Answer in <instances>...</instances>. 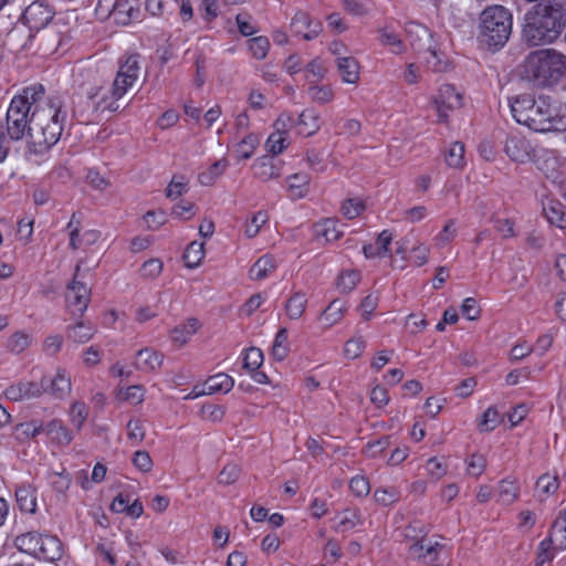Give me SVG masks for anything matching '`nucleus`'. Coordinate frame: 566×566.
I'll list each match as a JSON object with an SVG mask.
<instances>
[{
  "mask_svg": "<svg viewBox=\"0 0 566 566\" xmlns=\"http://www.w3.org/2000/svg\"><path fill=\"white\" fill-rule=\"evenodd\" d=\"M44 535L36 532H28L15 537V546L30 555L35 556L39 553V545H41Z\"/></svg>",
  "mask_w": 566,
  "mask_h": 566,
  "instance_id": "29",
  "label": "nucleus"
},
{
  "mask_svg": "<svg viewBox=\"0 0 566 566\" xmlns=\"http://www.w3.org/2000/svg\"><path fill=\"white\" fill-rule=\"evenodd\" d=\"M291 31L295 35H302L304 40H312L316 38L321 30L322 24L319 21H312L310 15L306 12L298 11L292 18L291 21Z\"/></svg>",
  "mask_w": 566,
  "mask_h": 566,
  "instance_id": "15",
  "label": "nucleus"
},
{
  "mask_svg": "<svg viewBox=\"0 0 566 566\" xmlns=\"http://www.w3.org/2000/svg\"><path fill=\"white\" fill-rule=\"evenodd\" d=\"M289 338H287V329L282 327L275 335L273 345H272V356L274 359L282 361L286 358L289 354Z\"/></svg>",
  "mask_w": 566,
  "mask_h": 566,
  "instance_id": "37",
  "label": "nucleus"
},
{
  "mask_svg": "<svg viewBox=\"0 0 566 566\" xmlns=\"http://www.w3.org/2000/svg\"><path fill=\"white\" fill-rule=\"evenodd\" d=\"M81 264L77 263L74 271V276L67 285L66 302L67 307L73 312L83 313L91 301V290L86 283L81 280Z\"/></svg>",
  "mask_w": 566,
  "mask_h": 566,
  "instance_id": "8",
  "label": "nucleus"
},
{
  "mask_svg": "<svg viewBox=\"0 0 566 566\" xmlns=\"http://www.w3.org/2000/svg\"><path fill=\"white\" fill-rule=\"evenodd\" d=\"M140 71V54L132 53L122 56L118 61V71L113 82L128 90L135 84Z\"/></svg>",
  "mask_w": 566,
  "mask_h": 566,
  "instance_id": "11",
  "label": "nucleus"
},
{
  "mask_svg": "<svg viewBox=\"0 0 566 566\" xmlns=\"http://www.w3.org/2000/svg\"><path fill=\"white\" fill-rule=\"evenodd\" d=\"M423 542L424 539H420L410 545V555L418 558L419 560H423L424 563L436 562L439 556V549H441L443 546L439 543L424 545Z\"/></svg>",
  "mask_w": 566,
  "mask_h": 566,
  "instance_id": "23",
  "label": "nucleus"
},
{
  "mask_svg": "<svg viewBox=\"0 0 566 566\" xmlns=\"http://www.w3.org/2000/svg\"><path fill=\"white\" fill-rule=\"evenodd\" d=\"M276 269L275 259L272 255L265 254L259 258L249 271L251 280H263L271 275Z\"/></svg>",
  "mask_w": 566,
  "mask_h": 566,
  "instance_id": "25",
  "label": "nucleus"
},
{
  "mask_svg": "<svg viewBox=\"0 0 566 566\" xmlns=\"http://www.w3.org/2000/svg\"><path fill=\"white\" fill-rule=\"evenodd\" d=\"M43 389L44 384L21 380L17 384L10 385L6 389L4 395L12 401H22L41 396L43 394Z\"/></svg>",
  "mask_w": 566,
  "mask_h": 566,
  "instance_id": "14",
  "label": "nucleus"
},
{
  "mask_svg": "<svg viewBox=\"0 0 566 566\" xmlns=\"http://www.w3.org/2000/svg\"><path fill=\"white\" fill-rule=\"evenodd\" d=\"M510 106L515 120L534 132L566 129V114L562 113L557 102L548 95L535 98L531 94H522L511 99Z\"/></svg>",
  "mask_w": 566,
  "mask_h": 566,
  "instance_id": "2",
  "label": "nucleus"
},
{
  "mask_svg": "<svg viewBox=\"0 0 566 566\" xmlns=\"http://www.w3.org/2000/svg\"><path fill=\"white\" fill-rule=\"evenodd\" d=\"M140 271L143 276L155 279L163 271V262L158 259H150L143 264Z\"/></svg>",
  "mask_w": 566,
  "mask_h": 566,
  "instance_id": "61",
  "label": "nucleus"
},
{
  "mask_svg": "<svg viewBox=\"0 0 566 566\" xmlns=\"http://www.w3.org/2000/svg\"><path fill=\"white\" fill-rule=\"evenodd\" d=\"M513 17L509 9L494 4L480 14L478 40L490 50H500L512 33Z\"/></svg>",
  "mask_w": 566,
  "mask_h": 566,
  "instance_id": "6",
  "label": "nucleus"
},
{
  "mask_svg": "<svg viewBox=\"0 0 566 566\" xmlns=\"http://www.w3.org/2000/svg\"><path fill=\"white\" fill-rule=\"evenodd\" d=\"M249 50L258 60H263L269 51L270 42L266 36H255L248 41Z\"/></svg>",
  "mask_w": 566,
  "mask_h": 566,
  "instance_id": "46",
  "label": "nucleus"
},
{
  "mask_svg": "<svg viewBox=\"0 0 566 566\" xmlns=\"http://www.w3.org/2000/svg\"><path fill=\"white\" fill-rule=\"evenodd\" d=\"M500 423L499 411L494 407H489L482 415L481 422L479 424L480 431H492Z\"/></svg>",
  "mask_w": 566,
  "mask_h": 566,
  "instance_id": "50",
  "label": "nucleus"
},
{
  "mask_svg": "<svg viewBox=\"0 0 566 566\" xmlns=\"http://www.w3.org/2000/svg\"><path fill=\"white\" fill-rule=\"evenodd\" d=\"M127 437L133 444L140 443L145 438V429L139 419H130L126 426Z\"/></svg>",
  "mask_w": 566,
  "mask_h": 566,
  "instance_id": "52",
  "label": "nucleus"
},
{
  "mask_svg": "<svg viewBox=\"0 0 566 566\" xmlns=\"http://www.w3.org/2000/svg\"><path fill=\"white\" fill-rule=\"evenodd\" d=\"M486 460L482 454L474 453L468 460V474L479 478L485 470Z\"/></svg>",
  "mask_w": 566,
  "mask_h": 566,
  "instance_id": "56",
  "label": "nucleus"
},
{
  "mask_svg": "<svg viewBox=\"0 0 566 566\" xmlns=\"http://www.w3.org/2000/svg\"><path fill=\"white\" fill-rule=\"evenodd\" d=\"M269 217L265 211H258L254 213L250 222L247 224L245 234L249 238H254L259 233L261 227L266 223Z\"/></svg>",
  "mask_w": 566,
  "mask_h": 566,
  "instance_id": "53",
  "label": "nucleus"
},
{
  "mask_svg": "<svg viewBox=\"0 0 566 566\" xmlns=\"http://www.w3.org/2000/svg\"><path fill=\"white\" fill-rule=\"evenodd\" d=\"M65 118L61 101L46 97L44 86L34 84L11 99L0 126L14 140H21L28 132L29 154L43 156L59 142Z\"/></svg>",
  "mask_w": 566,
  "mask_h": 566,
  "instance_id": "1",
  "label": "nucleus"
},
{
  "mask_svg": "<svg viewBox=\"0 0 566 566\" xmlns=\"http://www.w3.org/2000/svg\"><path fill=\"white\" fill-rule=\"evenodd\" d=\"M40 43L39 49L43 50L44 52H53L55 51L61 41L57 33L50 34V33H43L40 36Z\"/></svg>",
  "mask_w": 566,
  "mask_h": 566,
  "instance_id": "62",
  "label": "nucleus"
},
{
  "mask_svg": "<svg viewBox=\"0 0 566 566\" xmlns=\"http://www.w3.org/2000/svg\"><path fill=\"white\" fill-rule=\"evenodd\" d=\"M307 298L304 293L295 292L285 304L286 314L291 319H298L306 308Z\"/></svg>",
  "mask_w": 566,
  "mask_h": 566,
  "instance_id": "35",
  "label": "nucleus"
},
{
  "mask_svg": "<svg viewBox=\"0 0 566 566\" xmlns=\"http://www.w3.org/2000/svg\"><path fill=\"white\" fill-rule=\"evenodd\" d=\"M41 432H43V424L36 421L22 422L14 427V438L20 442L32 439Z\"/></svg>",
  "mask_w": 566,
  "mask_h": 566,
  "instance_id": "36",
  "label": "nucleus"
},
{
  "mask_svg": "<svg viewBox=\"0 0 566 566\" xmlns=\"http://www.w3.org/2000/svg\"><path fill=\"white\" fill-rule=\"evenodd\" d=\"M543 213L551 224L560 229L566 228V206L558 200L547 199L544 201Z\"/></svg>",
  "mask_w": 566,
  "mask_h": 566,
  "instance_id": "17",
  "label": "nucleus"
},
{
  "mask_svg": "<svg viewBox=\"0 0 566 566\" xmlns=\"http://www.w3.org/2000/svg\"><path fill=\"white\" fill-rule=\"evenodd\" d=\"M360 513L358 510H346L344 517L336 525L335 530L339 532H346L360 524Z\"/></svg>",
  "mask_w": 566,
  "mask_h": 566,
  "instance_id": "51",
  "label": "nucleus"
},
{
  "mask_svg": "<svg viewBox=\"0 0 566 566\" xmlns=\"http://www.w3.org/2000/svg\"><path fill=\"white\" fill-rule=\"evenodd\" d=\"M311 177L304 172H297L287 178L290 197L292 199L304 198L308 192Z\"/></svg>",
  "mask_w": 566,
  "mask_h": 566,
  "instance_id": "28",
  "label": "nucleus"
},
{
  "mask_svg": "<svg viewBox=\"0 0 566 566\" xmlns=\"http://www.w3.org/2000/svg\"><path fill=\"white\" fill-rule=\"evenodd\" d=\"M504 151L512 161L525 164L527 161L538 163L536 150L531 143L521 135L511 134L506 137Z\"/></svg>",
  "mask_w": 566,
  "mask_h": 566,
  "instance_id": "9",
  "label": "nucleus"
},
{
  "mask_svg": "<svg viewBox=\"0 0 566 566\" xmlns=\"http://www.w3.org/2000/svg\"><path fill=\"white\" fill-rule=\"evenodd\" d=\"M265 145H266L269 153H271L273 156H275V155L283 153V150L289 145V140H287L286 135L273 132L269 136Z\"/></svg>",
  "mask_w": 566,
  "mask_h": 566,
  "instance_id": "47",
  "label": "nucleus"
},
{
  "mask_svg": "<svg viewBox=\"0 0 566 566\" xmlns=\"http://www.w3.org/2000/svg\"><path fill=\"white\" fill-rule=\"evenodd\" d=\"M295 124L297 133L306 137L315 134L321 127L319 116L313 108L303 111Z\"/></svg>",
  "mask_w": 566,
  "mask_h": 566,
  "instance_id": "21",
  "label": "nucleus"
},
{
  "mask_svg": "<svg viewBox=\"0 0 566 566\" xmlns=\"http://www.w3.org/2000/svg\"><path fill=\"white\" fill-rule=\"evenodd\" d=\"M551 535L557 548H566V522L562 518H556L551 527Z\"/></svg>",
  "mask_w": 566,
  "mask_h": 566,
  "instance_id": "48",
  "label": "nucleus"
},
{
  "mask_svg": "<svg viewBox=\"0 0 566 566\" xmlns=\"http://www.w3.org/2000/svg\"><path fill=\"white\" fill-rule=\"evenodd\" d=\"M295 119L290 113H282L274 122V132L286 135L289 129L296 125Z\"/></svg>",
  "mask_w": 566,
  "mask_h": 566,
  "instance_id": "64",
  "label": "nucleus"
},
{
  "mask_svg": "<svg viewBox=\"0 0 566 566\" xmlns=\"http://www.w3.org/2000/svg\"><path fill=\"white\" fill-rule=\"evenodd\" d=\"M346 311L347 307L345 302L337 298L329 303V305L322 313L319 319L325 327H332L344 317Z\"/></svg>",
  "mask_w": 566,
  "mask_h": 566,
  "instance_id": "27",
  "label": "nucleus"
},
{
  "mask_svg": "<svg viewBox=\"0 0 566 566\" xmlns=\"http://www.w3.org/2000/svg\"><path fill=\"white\" fill-rule=\"evenodd\" d=\"M390 444L389 437H381L377 440L369 441L365 447V452L370 458L381 454Z\"/></svg>",
  "mask_w": 566,
  "mask_h": 566,
  "instance_id": "58",
  "label": "nucleus"
},
{
  "mask_svg": "<svg viewBox=\"0 0 566 566\" xmlns=\"http://www.w3.org/2000/svg\"><path fill=\"white\" fill-rule=\"evenodd\" d=\"M310 97L312 101L325 104L333 99V91L328 86H311L308 88Z\"/></svg>",
  "mask_w": 566,
  "mask_h": 566,
  "instance_id": "59",
  "label": "nucleus"
},
{
  "mask_svg": "<svg viewBox=\"0 0 566 566\" xmlns=\"http://www.w3.org/2000/svg\"><path fill=\"white\" fill-rule=\"evenodd\" d=\"M234 386V380L231 376L224 373H219L213 376H210L205 382L201 392L207 395H213L218 392L227 394Z\"/></svg>",
  "mask_w": 566,
  "mask_h": 566,
  "instance_id": "20",
  "label": "nucleus"
},
{
  "mask_svg": "<svg viewBox=\"0 0 566 566\" xmlns=\"http://www.w3.org/2000/svg\"><path fill=\"white\" fill-rule=\"evenodd\" d=\"M240 472L241 470L237 464L229 463L219 473L218 482L224 485L232 484L238 480Z\"/></svg>",
  "mask_w": 566,
  "mask_h": 566,
  "instance_id": "57",
  "label": "nucleus"
},
{
  "mask_svg": "<svg viewBox=\"0 0 566 566\" xmlns=\"http://www.w3.org/2000/svg\"><path fill=\"white\" fill-rule=\"evenodd\" d=\"M55 12L53 8L44 1H33L22 13V21L29 28L28 41L22 44V49H30L31 42L35 38L33 31H40L45 28L53 19Z\"/></svg>",
  "mask_w": 566,
  "mask_h": 566,
  "instance_id": "7",
  "label": "nucleus"
},
{
  "mask_svg": "<svg viewBox=\"0 0 566 566\" xmlns=\"http://www.w3.org/2000/svg\"><path fill=\"white\" fill-rule=\"evenodd\" d=\"M439 122L448 120V111L459 108L462 105V95L451 84H442L433 98Z\"/></svg>",
  "mask_w": 566,
  "mask_h": 566,
  "instance_id": "12",
  "label": "nucleus"
},
{
  "mask_svg": "<svg viewBox=\"0 0 566 566\" xmlns=\"http://www.w3.org/2000/svg\"><path fill=\"white\" fill-rule=\"evenodd\" d=\"M203 255H205L203 243L193 241L190 244H188V247L185 250V253H184L185 264L190 269L196 268L201 262Z\"/></svg>",
  "mask_w": 566,
  "mask_h": 566,
  "instance_id": "40",
  "label": "nucleus"
},
{
  "mask_svg": "<svg viewBox=\"0 0 566 566\" xmlns=\"http://www.w3.org/2000/svg\"><path fill=\"white\" fill-rule=\"evenodd\" d=\"M559 488V480L557 475L545 473L536 481V491L539 501H544L553 495Z\"/></svg>",
  "mask_w": 566,
  "mask_h": 566,
  "instance_id": "32",
  "label": "nucleus"
},
{
  "mask_svg": "<svg viewBox=\"0 0 566 566\" xmlns=\"http://www.w3.org/2000/svg\"><path fill=\"white\" fill-rule=\"evenodd\" d=\"M366 347V342L363 337H353L348 339L344 345V355L349 359L358 358Z\"/></svg>",
  "mask_w": 566,
  "mask_h": 566,
  "instance_id": "49",
  "label": "nucleus"
},
{
  "mask_svg": "<svg viewBox=\"0 0 566 566\" xmlns=\"http://www.w3.org/2000/svg\"><path fill=\"white\" fill-rule=\"evenodd\" d=\"M43 392H50L54 398L63 399L71 391V380L63 371H57L53 378L43 377Z\"/></svg>",
  "mask_w": 566,
  "mask_h": 566,
  "instance_id": "16",
  "label": "nucleus"
},
{
  "mask_svg": "<svg viewBox=\"0 0 566 566\" xmlns=\"http://www.w3.org/2000/svg\"><path fill=\"white\" fill-rule=\"evenodd\" d=\"M365 210V203L359 199H348L342 205V212L347 219L357 218Z\"/></svg>",
  "mask_w": 566,
  "mask_h": 566,
  "instance_id": "55",
  "label": "nucleus"
},
{
  "mask_svg": "<svg viewBox=\"0 0 566 566\" xmlns=\"http://www.w3.org/2000/svg\"><path fill=\"white\" fill-rule=\"evenodd\" d=\"M62 543L60 539L56 536L44 535L35 557L54 562L62 557Z\"/></svg>",
  "mask_w": 566,
  "mask_h": 566,
  "instance_id": "19",
  "label": "nucleus"
},
{
  "mask_svg": "<svg viewBox=\"0 0 566 566\" xmlns=\"http://www.w3.org/2000/svg\"><path fill=\"white\" fill-rule=\"evenodd\" d=\"M360 281V273L356 270H346L337 279V287L343 293L352 292Z\"/></svg>",
  "mask_w": 566,
  "mask_h": 566,
  "instance_id": "43",
  "label": "nucleus"
},
{
  "mask_svg": "<svg viewBox=\"0 0 566 566\" xmlns=\"http://www.w3.org/2000/svg\"><path fill=\"white\" fill-rule=\"evenodd\" d=\"M336 64L342 80L349 84H355L359 80V63L353 56H338Z\"/></svg>",
  "mask_w": 566,
  "mask_h": 566,
  "instance_id": "22",
  "label": "nucleus"
},
{
  "mask_svg": "<svg viewBox=\"0 0 566 566\" xmlns=\"http://www.w3.org/2000/svg\"><path fill=\"white\" fill-rule=\"evenodd\" d=\"M420 36L419 41H412L411 45L418 52H423L428 54L424 60L427 65L434 72H443L447 69V62L442 60L441 54L438 53L437 50L432 48L431 44V34L428 29L416 25Z\"/></svg>",
  "mask_w": 566,
  "mask_h": 566,
  "instance_id": "10",
  "label": "nucleus"
},
{
  "mask_svg": "<svg viewBox=\"0 0 566 566\" xmlns=\"http://www.w3.org/2000/svg\"><path fill=\"white\" fill-rule=\"evenodd\" d=\"M462 314L470 321L478 319L480 317L481 310L478 306V302L473 297H468L463 301L461 306Z\"/></svg>",
  "mask_w": 566,
  "mask_h": 566,
  "instance_id": "63",
  "label": "nucleus"
},
{
  "mask_svg": "<svg viewBox=\"0 0 566 566\" xmlns=\"http://www.w3.org/2000/svg\"><path fill=\"white\" fill-rule=\"evenodd\" d=\"M96 333V328L85 322H77L74 325L66 327V337L76 344L87 343Z\"/></svg>",
  "mask_w": 566,
  "mask_h": 566,
  "instance_id": "24",
  "label": "nucleus"
},
{
  "mask_svg": "<svg viewBox=\"0 0 566 566\" xmlns=\"http://www.w3.org/2000/svg\"><path fill=\"white\" fill-rule=\"evenodd\" d=\"M31 345V336L25 332L13 333L7 342V348L13 354H20Z\"/></svg>",
  "mask_w": 566,
  "mask_h": 566,
  "instance_id": "39",
  "label": "nucleus"
},
{
  "mask_svg": "<svg viewBox=\"0 0 566 566\" xmlns=\"http://www.w3.org/2000/svg\"><path fill=\"white\" fill-rule=\"evenodd\" d=\"M446 161L451 168H462L464 165V145L460 142L452 143L446 153Z\"/></svg>",
  "mask_w": 566,
  "mask_h": 566,
  "instance_id": "38",
  "label": "nucleus"
},
{
  "mask_svg": "<svg viewBox=\"0 0 566 566\" xmlns=\"http://www.w3.org/2000/svg\"><path fill=\"white\" fill-rule=\"evenodd\" d=\"M520 486L515 479L506 478L499 483L497 497L503 504H512L518 496Z\"/></svg>",
  "mask_w": 566,
  "mask_h": 566,
  "instance_id": "31",
  "label": "nucleus"
},
{
  "mask_svg": "<svg viewBox=\"0 0 566 566\" xmlns=\"http://www.w3.org/2000/svg\"><path fill=\"white\" fill-rule=\"evenodd\" d=\"M116 22L120 24H128L130 21L138 18V9L128 0H117L116 10L113 12Z\"/></svg>",
  "mask_w": 566,
  "mask_h": 566,
  "instance_id": "33",
  "label": "nucleus"
},
{
  "mask_svg": "<svg viewBox=\"0 0 566 566\" xmlns=\"http://www.w3.org/2000/svg\"><path fill=\"white\" fill-rule=\"evenodd\" d=\"M349 489L356 496H365L370 492V485L365 476H354L349 482Z\"/></svg>",
  "mask_w": 566,
  "mask_h": 566,
  "instance_id": "60",
  "label": "nucleus"
},
{
  "mask_svg": "<svg viewBox=\"0 0 566 566\" xmlns=\"http://www.w3.org/2000/svg\"><path fill=\"white\" fill-rule=\"evenodd\" d=\"M228 161L220 159L214 161L208 169L198 175V181L202 186H211L226 171Z\"/></svg>",
  "mask_w": 566,
  "mask_h": 566,
  "instance_id": "34",
  "label": "nucleus"
},
{
  "mask_svg": "<svg viewBox=\"0 0 566 566\" xmlns=\"http://www.w3.org/2000/svg\"><path fill=\"white\" fill-rule=\"evenodd\" d=\"M163 364V355L151 348H144L136 354V367L140 370H155Z\"/></svg>",
  "mask_w": 566,
  "mask_h": 566,
  "instance_id": "26",
  "label": "nucleus"
},
{
  "mask_svg": "<svg viewBox=\"0 0 566 566\" xmlns=\"http://www.w3.org/2000/svg\"><path fill=\"white\" fill-rule=\"evenodd\" d=\"M260 143V138L254 134L247 135L240 143L237 145V157L239 159H249L252 157L256 146Z\"/></svg>",
  "mask_w": 566,
  "mask_h": 566,
  "instance_id": "41",
  "label": "nucleus"
},
{
  "mask_svg": "<svg viewBox=\"0 0 566 566\" xmlns=\"http://www.w3.org/2000/svg\"><path fill=\"white\" fill-rule=\"evenodd\" d=\"M43 432L60 444H69L73 439L71 431L59 420H52L43 426Z\"/></svg>",
  "mask_w": 566,
  "mask_h": 566,
  "instance_id": "30",
  "label": "nucleus"
},
{
  "mask_svg": "<svg viewBox=\"0 0 566 566\" xmlns=\"http://www.w3.org/2000/svg\"><path fill=\"white\" fill-rule=\"evenodd\" d=\"M374 499L382 506L392 505L400 499V491L395 486L378 488L374 492Z\"/></svg>",
  "mask_w": 566,
  "mask_h": 566,
  "instance_id": "42",
  "label": "nucleus"
},
{
  "mask_svg": "<svg viewBox=\"0 0 566 566\" xmlns=\"http://www.w3.org/2000/svg\"><path fill=\"white\" fill-rule=\"evenodd\" d=\"M305 72L307 81L314 83L321 81L325 76L326 69L324 67L322 61L315 59L306 65Z\"/></svg>",
  "mask_w": 566,
  "mask_h": 566,
  "instance_id": "54",
  "label": "nucleus"
},
{
  "mask_svg": "<svg viewBox=\"0 0 566 566\" xmlns=\"http://www.w3.org/2000/svg\"><path fill=\"white\" fill-rule=\"evenodd\" d=\"M524 70L536 86H554L566 75V55L554 49L533 51L525 60Z\"/></svg>",
  "mask_w": 566,
  "mask_h": 566,
  "instance_id": "5",
  "label": "nucleus"
},
{
  "mask_svg": "<svg viewBox=\"0 0 566 566\" xmlns=\"http://www.w3.org/2000/svg\"><path fill=\"white\" fill-rule=\"evenodd\" d=\"M15 500L21 512L33 514L36 511V490L31 484H21L15 489Z\"/></svg>",
  "mask_w": 566,
  "mask_h": 566,
  "instance_id": "18",
  "label": "nucleus"
},
{
  "mask_svg": "<svg viewBox=\"0 0 566 566\" xmlns=\"http://www.w3.org/2000/svg\"><path fill=\"white\" fill-rule=\"evenodd\" d=\"M188 191V179L182 175H174L166 189V196L176 199Z\"/></svg>",
  "mask_w": 566,
  "mask_h": 566,
  "instance_id": "44",
  "label": "nucleus"
},
{
  "mask_svg": "<svg viewBox=\"0 0 566 566\" xmlns=\"http://www.w3.org/2000/svg\"><path fill=\"white\" fill-rule=\"evenodd\" d=\"M124 86L112 82L109 85H83L74 101L73 115L82 124H96L103 119L104 114H112L120 109L122 99L126 95Z\"/></svg>",
  "mask_w": 566,
  "mask_h": 566,
  "instance_id": "3",
  "label": "nucleus"
},
{
  "mask_svg": "<svg viewBox=\"0 0 566 566\" xmlns=\"http://www.w3.org/2000/svg\"><path fill=\"white\" fill-rule=\"evenodd\" d=\"M566 27V0H548L525 15L523 36L532 45L552 43Z\"/></svg>",
  "mask_w": 566,
  "mask_h": 566,
  "instance_id": "4",
  "label": "nucleus"
},
{
  "mask_svg": "<svg viewBox=\"0 0 566 566\" xmlns=\"http://www.w3.org/2000/svg\"><path fill=\"white\" fill-rule=\"evenodd\" d=\"M263 364V353L260 348L250 347L245 350L243 357V368L247 371H255Z\"/></svg>",
  "mask_w": 566,
  "mask_h": 566,
  "instance_id": "45",
  "label": "nucleus"
},
{
  "mask_svg": "<svg viewBox=\"0 0 566 566\" xmlns=\"http://www.w3.org/2000/svg\"><path fill=\"white\" fill-rule=\"evenodd\" d=\"M282 167V160L275 159L273 155H265L253 163L252 170L255 178L261 181H269L281 176Z\"/></svg>",
  "mask_w": 566,
  "mask_h": 566,
  "instance_id": "13",
  "label": "nucleus"
}]
</instances>
